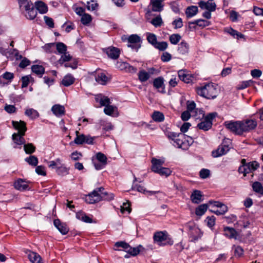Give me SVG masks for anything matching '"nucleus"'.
Here are the masks:
<instances>
[{
    "label": "nucleus",
    "mask_w": 263,
    "mask_h": 263,
    "mask_svg": "<svg viewBox=\"0 0 263 263\" xmlns=\"http://www.w3.org/2000/svg\"><path fill=\"white\" fill-rule=\"evenodd\" d=\"M257 121L254 118H247L242 120L226 121L224 126L229 131L238 136L251 133L256 128Z\"/></svg>",
    "instance_id": "1"
},
{
    "label": "nucleus",
    "mask_w": 263,
    "mask_h": 263,
    "mask_svg": "<svg viewBox=\"0 0 263 263\" xmlns=\"http://www.w3.org/2000/svg\"><path fill=\"white\" fill-rule=\"evenodd\" d=\"M165 134L170 140L173 141L172 144L178 148L186 150L193 142L192 138L188 136L186 137V136L182 133H177L167 131Z\"/></svg>",
    "instance_id": "2"
},
{
    "label": "nucleus",
    "mask_w": 263,
    "mask_h": 263,
    "mask_svg": "<svg viewBox=\"0 0 263 263\" xmlns=\"http://www.w3.org/2000/svg\"><path fill=\"white\" fill-rule=\"evenodd\" d=\"M18 3L20 10L26 12L27 19L32 20L36 17L37 11L30 0H18Z\"/></svg>",
    "instance_id": "3"
},
{
    "label": "nucleus",
    "mask_w": 263,
    "mask_h": 263,
    "mask_svg": "<svg viewBox=\"0 0 263 263\" xmlns=\"http://www.w3.org/2000/svg\"><path fill=\"white\" fill-rule=\"evenodd\" d=\"M197 93L206 99H214L217 96L216 86L213 83H208L197 88Z\"/></svg>",
    "instance_id": "4"
},
{
    "label": "nucleus",
    "mask_w": 263,
    "mask_h": 263,
    "mask_svg": "<svg viewBox=\"0 0 263 263\" xmlns=\"http://www.w3.org/2000/svg\"><path fill=\"white\" fill-rule=\"evenodd\" d=\"M153 239L154 242L160 247L172 246L174 243V240L166 231L155 232L153 236Z\"/></svg>",
    "instance_id": "5"
},
{
    "label": "nucleus",
    "mask_w": 263,
    "mask_h": 263,
    "mask_svg": "<svg viewBox=\"0 0 263 263\" xmlns=\"http://www.w3.org/2000/svg\"><path fill=\"white\" fill-rule=\"evenodd\" d=\"M163 163L162 161L154 158L152 160L151 169L153 172L159 174L160 176L167 177L171 175L172 171L168 168L163 167Z\"/></svg>",
    "instance_id": "6"
},
{
    "label": "nucleus",
    "mask_w": 263,
    "mask_h": 263,
    "mask_svg": "<svg viewBox=\"0 0 263 263\" xmlns=\"http://www.w3.org/2000/svg\"><path fill=\"white\" fill-rule=\"evenodd\" d=\"M122 39L123 40L127 39L128 41L127 46L136 51H138L141 46V38L137 34H132L127 38L125 37V39H124L123 37H122Z\"/></svg>",
    "instance_id": "7"
},
{
    "label": "nucleus",
    "mask_w": 263,
    "mask_h": 263,
    "mask_svg": "<svg viewBox=\"0 0 263 263\" xmlns=\"http://www.w3.org/2000/svg\"><path fill=\"white\" fill-rule=\"evenodd\" d=\"M189 229L190 230L189 235L190 238H191V241L193 242H196L201 237L202 233H201L200 230L195 226H189Z\"/></svg>",
    "instance_id": "8"
},
{
    "label": "nucleus",
    "mask_w": 263,
    "mask_h": 263,
    "mask_svg": "<svg viewBox=\"0 0 263 263\" xmlns=\"http://www.w3.org/2000/svg\"><path fill=\"white\" fill-rule=\"evenodd\" d=\"M198 4L199 7L202 10L214 11L216 8V5L214 0H208V1H200Z\"/></svg>",
    "instance_id": "9"
},
{
    "label": "nucleus",
    "mask_w": 263,
    "mask_h": 263,
    "mask_svg": "<svg viewBox=\"0 0 263 263\" xmlns=\"http://www.w3.org/2000/svg\"><path fill=\"white\" fill-rule=\"evenodd\" d=\"M104 52L110 59L116 60L119 57L121 50L119 48L117 47L110 46L106 48L104 50Z\"/></svg>",
    "instance_id": "10"
},
{
    "label": "nucleus",
    "mask_w": 263,
    "mask_h": 263,
    "mask_svg": "<svg viewBox=\"0 0 263 263\" xmlns=\"http://www.w3.org/2000/svg\"><path fill=\"white\" fill-rule=\"evenodd\" d=\"M12 124L13 127L18 130L16 134H21L22 135H25L27 127L26 123L24 121L21 120L20 121H12Z\"/></svg>",
    "instance_id": "11"
},
{
    "label": "nucleus",
    "mask_w": 263,
    "mask_h": 263,
    "mask_svg": "<svg viewBox=\"0 0 263 263\" xmlns=\"http://www.w3.org/2000/svg\"><path fill=\"white\" fill-rule=\"evenodd\" d=\"M229 151V147L228 145L221 144L216 150L212 151V155L213 157L217 158L225 155Z\"/></svg>",
    "instance_id": "12"
},
{
    "label": "nucleus",
    "mask_w": 263,
    "mask_h": 263,
    "mask_svg": "<svg viewBox=\"0 0 263 263\" xmlns=\"http://www.w3.org/2000/svg\"><path fill=\"white\" fill-rule=\"evenodd\" d=\"M223 235L229 239H237L238 233L236 230L231 227H224L223 228Z\"/></svg>",
    "instance_id": "13"
},
{
    "label": "nucleus",
    "mask_w": 263,
    "mask_h": 263,
    "mask_svg": "<svg viewBox=\"0 0 263 263\" xmlns=\"http://www.w3.org/2000/svg\"><path fill=\"white\" fill-rule=\"evenodd\" d=\"M95 80L99 84L105 85L110 81V78L106 76V74L100 71L96 72Z\"/></svg>",
    "instance_id": "14"
},
{
    "label": "nucleus",
    "mask_w": 263,
    "mask_h": 263,
    "mask_svg": "<svg viewBox=\"0 0 263 263\" xmlns=\"http://www.w3.org/2000/svg\"><path fill=\"white\" fill-rule=\"evenodd\" d=\"M85 201L89 204H93L101 201L100 196L96 191H93L85 197Z\"/></svg>",
    "instance_id": "15"
},
{
    "label": "nucleus",
    "mask_w": 263,
    "mask_h": 263,
    "mask_svg": "<svg viewBox=\"0 0 263 263\" xmlns=\"http://www.w3.org/2000/svg\"><path fill=\"white\" fill-rule=\"evenodd\" d=\"M154 87L158 89L159 91L161 93H165V87L164 84V79L162 77H158L154 80L153 81Z\"/></svg>",
    "instance_id": "16"
},
{
    "label": "nucleus",
    "mask_w": 263,
    "mask_h": 263,
    "mask_svg": "<svg viewBox=\"0 0 263 263\" xmlns=\"http://www.w3.org/2000/svg\"><path fill=\"white\" fill-rule=\"evenodd\" d=\"M54 226L63 234H66L69 231V228L64 223H62L59 219H55L53 221Z\"/></svg>",
    "instance_id": "17"
},
{
    "label": "nucleus",
    "mask_w": 263,
    "mask_h": 263,
    "mask_svg": "<svg viewBox=\"0 0 263 263\" xmlns=\"http://www.w3.org/2000/svg\"><path fill=\"white\" fill-rule=\"evenodd\" d=\"M191 200L194 203L198 204L203 201V195L202 192L199 190H194L192 193Z\"/></svg>",
    "instance_id": "18"
},
{
    "label": "nucleus",
    "mask_w": 263,
    "mask_h": 263,
    "mask_svg": "<svg viewBox=\"0 0 263 263\" xmlns=\"http://www.w3.org/2000/svg\"><path fill=\"white\" fill-rule=\"evenodd\" d=\"M14 187L21 191H24L29 190V186L27 182L23 179H19L14 182Z\"/></svg>",
    "instance_id": "19"
},
{
    "label": "nucleus",
    "mask_w": 263,
    "mask_h": 263,
    "mask_svg": "<svg viewBox=\"0 0 263 263\" xmlns=\"http://www.w3.org/2000/svg\"><path fill=\"white\" fill-rule=\"evenodd\" d=\"M53 114L58 117L62 116L65 114V108L60 104H55L51 108Z\"/></svg>",
    "instance_id": "20"
},
{
    "label": "nucleus",
    "mask_w": 263,
    "mask_h": 263,
    "mask_svg": "<svg viewBox=\"0 0 263 263\" xmlns=\"http://www.w3.org/2000/svg\"><path fill=\"white\" fill-rule=\"evenodd\" d=\"M35 9L41 14L46 13L48 11V7L47 5L41 1H37L35 2Z\"/></svg>",
    "instance_id": "21"
},
{
    "label": "nucleus",
    "mask_w": 263,
    "mask_h": 263,
    "mask_svg": "<svg viewBox=\"0 0 263 263\" xmlns=\"http://www.w3.org/2000/svg\"><path fill=\"white\" fill-rule=\"evenodd\" d=\"M162 0H151L152 10L154 12H161L163 8Z\"/></svg>",
    "instance_id": "22"
},
{
    "label": "nucleus",
    "mask_w": 263,
    "mask_h": 263,
    "mask_svg": "<svg viewBox=\"0 0 263 263\" xmlns=\"http://www.w3.org/2000/svg\"><path fill=\"white\" fill-rule=\"evenodd\" d=\"M28 257L32 263H43L41 256L35 252L29 251Z\"/></svg>",
    "instance_id": "23"
},
{
    "label": "nucleus",
    "mask_w": 263,
    "mask_h": 263,
    "mask_svg": "<svg viewBox=\"0 0 263 263\" xmlns=\"http://www.w3.org/2000/svg\"><path fill=\"white\" fill-rule=\"evenodd\" d=\"M24 135H22L21 134L14 133L12 135V140L16 145H22L25 144V140L23 137Z\"/></svg>",
    "instance_id": "24"
},
{
    "label": "nucleus",
    "mask_w": 263,
    "mask_h": 263,
    "mask_svg": "<svg viewBox=\"0 0 263 263\" xmlns=\"http://www.w3.org/2000/svg\"><path fill=\"white\" fill-rule=\"evenodd\" d=\"M178 73L180 80L185 83H190L192 82V76L189 74L185 73V71L183 70H179Z\"/></svg>",
    "instance_id": "25"
},
{
    "label": "nucleus",
    "mask_w": 263,
    "mask_h": 263,
    "mask_svg": "<svg viewBox=\"0 0 263 263\" xmlns=\"http://www.w3.org/2000/svg\"><path fill=\"white\" fill-rule=\"evenodd\" d=\"M132 190H136L138 192L142 193L144 194L148 193L149 195L155 194L158 192H156V191H147L146 190H145V189L143 186H141V185H139L138 184H133L132 186Z\"/></svg>",
    "instance_id": "26"
},
{
    "label": "nucleus",
    "mask_w": 263,
    "mask_h": 263,
    "mask_svg": "<svg viewBox=\"0 0 263 263\" xmlns=\"http://www.w3.org/2000/svg\"><path fill=\"white\" fill-rule=\"evenodd\" d=\"M198 7L196 6H191L187 7L185 10V14L187 18H191L195 16L198 13Z\"/></svg>",
    "instance_id": "27"
},
{
    "label": "nucleus",
    "mask_w": 263,
    "mask_h": 263,
    "mask_svg": "<svg viewBox=\"0 0 263 263\" xmlns=\"http://www.w3.org/2000/svg\"><path fill=\"white\" fill-rule=\"evenodd\" d=\"M32 71L41 78L45 72V68L39 65H33L31 66Z\"/></svg>",
    "instance_id": "28"
},
{
    "label": "nucleus",
    "mask_w": 263,
    "mask_h": 263,
    "mask_svg": "<svg viewBox=\"0 0 263 263\" xmlns=\"http://www.w3.org/2000/svg\"><path fill=\"white\" fill-rule=\"evenodd\" d=\"M75 79L71 74L65 76L62 81V84L66 87L69 86L74 82Z\"/></svg>",
    "instance_id": "29"
},
{
    "label": "nucleus",
    "mask_w": 263,
    "mask_h": 263,
    "mask_svg": "<svg viewBox=\"0 0 263 263\" xmlns=\"http://www.w3.org/2000/svg\"><path fill=\"white\" fill-rule=\"evenodd\" d=\"M224 31L231 34L233 37L236 39L243 38L244 36L243 34L233 29L231 27L225 28Z\"/></svg>",
    "instance_id": "30"
},
{
    "label": "nucleus",
    "mask_w": 263,
    "mask_h": 263,
    "mask_svg": "<svg viewBox=\"0 0 263 263\" xmlns=\"http://www.w3.org/2000/svg\"><path fill=\"white\" fill-rule=\"evenodd\" d=\"M209 203L210 204H213V206L219 208V210L221 211V213H222L223 214H224L228 211L227 206L225 204L219 201L210 200L209 201Z\"/></svg>",
    "instance_id": "31"
},
{
    "label": "nucleus",
    "mask_w": 263,
    "mask_h": 263,
    "mask_svg": "<svg viewBox=\"0 0 263 263\" xmlns=\"http://www.w3.org/2000/svg\"><path fill=\"white\" fill-rule=\"evenodd\" d=\"M209 205L210 204L208 203L207 204H202L199 205L195 210V214L197 216H200L203 215L206 211Z\"/></svg>",
    "instance_id": "32"
},
{
    "label": "nucleus",
    "mask_w": 263,
    "mask_h": 263,
    "mask_svg": "<svg viewBox=\"0 0 263 263\" xmlns=\"http://www.w3.org/2000/svg\"><path fill=\"white\" fill-rule=\"evenodd\" d=\"M152 118L157 122H161L164 120L163 114L159 111H155L152 115Z\"/></svg>",
    "instance_id": "33"
},
{
    "label": "nucleus",
    "mask_w": 263,
    "mask_h": 263,
    "mask_svg": "<svg viewBox=\"0 0 263 263\" xmlns=\"http://www.w3.org/2000/svg\"><path fill=\"white\" fill-rule=\"evenodd\" d=\"M25 115L31 119H35L39 116V114L37 111L33 108L26 109Z\"/></svg>",
    "instance_id": "34"
},
{
    "label": "nucleus",
    "mask_w": 263,
    "mask_h": 263,
    "mask_svg": "<svg viewBox=\"0 0 263 263\" xmlns=\"http://www.w3.org/2000/svg\"><path fill=\"white\" fill-rule=\"evenodd\" d=\"M213 123L212 122H209L203 120L197 125V127L204 131H207L210 129L212 126Z\"/></svg>",
    "instance_id": "35"
},
{
    "label": "nucleus",
    "mask_w": 263,
    "mask_h": 263,
    "mask_svg": "<svg viewBox=\"0 0 263 263\" xmlns=\"http://www.w3.org/2000/svg\"><path fill=\"white\" fill-rule=\"evenodd\" d=\"M150 78L149 73L144 70H140L138 73V78L141 82H144L147 81Z\"/></svg>",
    "instance_id": "36"
},
{
    "label": "nucleus",
    "mask_w": 263,
    "mask_h": 263,
    "mask_svg": "<svg viewBox=\"0 0 263 263\" xmlns=\"http://www.w3.org/2000/svg\"><path fill=\"white\" fill-rule=\"evenodd\" d=\"M189 46L184 41H182L179 44L178 51L182 54L187 53L189 51Z\"/></svg>",
    "instance_id": "37"
},
{
    "label": "nucleus",
    "mask_w": 263,
    "mask_h": 263,
    "mask_svg": "<svg viewBox=\"0 0 263 263\" xmlns=\"http://www.w3.org/2000/svg\"><path fill=\"white\" fill-rule=\"evenodd\" d=\"M253 191L260 195H263V186L261 183L258 181L254 182L252 184Z\"/></svg>",
    "instance_id": "38"
},
{
    "label": "nucleus",
    "mask_w": 263,
    "mask_h": 263,
    "mask_svg": "<svg viewBox=\"0 0 263 263\" xmlns=\"http://www.w3.org/2000/svg\"><path fill=\"white\" fill-rule=\"evenodd\" d=\"M25 161L32 166H37L39 162L37 158L34 155H31L26 158Z\"/></svg>",
    "instance_id": "39"
},
{
    "label": "nucleus",
    "mask_w": 263,
    "mask_h": 263,
    "mask_svg": "<svg viewBox=\"0 0 263 263\" xmlns=\"http://www.w3.org/2000/svg\"><path fill=\"white\" fill-rule=\"evenodd\" d=\"M76 137L74 140V142L78 145H81L84 143L85 135L84 134L79 135V132L78 131H76Z\"/></svg>",
    "instance_id": "40"
},
{
    "label": "nucleus",
    "mask_w": 263,
    "mask_h": 263,
    "mask_svg": "<svg viewBox=\"0 0 263 263\" xmlns=\"http://www.w3.org/2000/svg\"><path fill=\"white\" fill-rule=\"evenodd\" d=\"M238 171L240 173L243 174V175L246 176L247 174L252 172V170L249 166V163L247 164H243L239 167Z\"/></svg>",
    "instance_id": "41"
},
{
    "label": "nucleus",
    "mask_w": 263,
    "mask_h": 263,
    "mask_svg": "<svg viewBox=\"0 0 263 263\" xmlns=\"http://www.w3.org/2000/svg\"><path fill=\"white\" fill-rule=\"evenodd\" d=\"M35 149V146L32 143H29L24 145V149L27 154L33 153Z\"/></svg>",
    "instance_id": "42"
},
{
    "label": "nucleus",
    "mask_w": 263,
    "mask_h": 263,
    "mask_svg": "<svg viewBox=\"0 0 263 263\" xmlns=\"http://www.w3.org/2000/svg\"><path fill=\"white\" fill-rule=\"evenodd\" d=\"M232 250L234 251V254L235 257H240L243 254V249L239 246L233 245Z\"/></svg>",
    "instance_id": "43"
},
{
    "label": "nucleus",
    "mask_w": 263,
    "mask_h": 263,
    "mask_svg": "<svg viewBox=\"0 0 263 263\" xmlns=\"http://www.w3.org/2000/svg\"><path fill=\"white\" fill-rule=\"evenodd\" d=\"M147 40L148 42L153 45L154 47L157 43V39L156 35L152 33H147Z\"/></svg>",
    "instance_id": "44"
},
{
    "label": "nucleus",
    "mask_w": 263,
    "mask_h": 263,
    "mask_svg": "<svg viewBox=\"0 0 263 263\" xmlns=\"http://www.w3.org/2000/svg\"><path fill=\"white\" fill-rule=\"evenodd\" d=\"M91 16L89 14L85 13L83 14V15H82L81 18V23L84 25H88L91 22Z\"/></svg>",
    "instance_id": "45"
},
{
    "label": "nucleus",
    "mask_w": 263,
    "mask_h": 263,
    "mask_svg": "<svg viewBox=\"0 0 263 263\" xmlns=\"http://www.w3.org/2000/svg\"><path fill=\"white\" fill-rule=\"evenodd\" d=\"M181 39V36L179 34H173L169 37V40L171 44L173 45L177 44Z\"/></svg>",
    "instance_id": "46"
},
{
    "label": "nucleus",
    "mask_w": 263,
    "mask_h": 263,
    "mask_svg": "<svg viewBox=\"0 0 263 263\" xmlns=\"http://www.w3.org/2000/svg\"><path fill=\"white\" fill-rule=\"evenodd\" d=\"M152 24H153L155 27H160L162 24L163 21L161 16L159 15L155 18H153L151 21Z\"/></svg>",
    "instance_id": "47"
},
{
    "label": "nucleus",
    "mask_w": 263,
    "mask_h": 263,
    "mask_svg": "<svg viewBox=\"0 0 263 263\" xmlns=\"http://www.w3.org/2000/svg\"><path fill=\"white\" fill-rule=\"evenodd\" d=\"M56 48L58 52L61 54L65 53L67 50L66 45L62 42L57 43Z\"/></svg>",
    "instance_id": "48"
},
{
    "label": "nucleus",
    "mask_w": 263,
    "mask_h": 263,
    "mask_svg": "<svg viewBox=\"0 0 263 263\" xmlns=\"http://www.w3.org/2000/svg\"><path fill=\"white\" fill-rule=\"evenodd\" d=\"M100 196L101 200H105L110 201L114 198V195L112 193H108L107 192L102 193V194L99 195Z\"/></svg>",
    "instance_id": "49"
},
{
    "label": "nucleus",
    "mask_w": 263,
    "mask_h": 263,
    "mask_svg": "<svg viewBox=\"0 0 263 263\" xmlns=\"http://www.w3.org/2000/svg\"><path fill=\"white\" fill-rule=\"evenodd\" d=\"M97 159L103 165L107 164V157L106 156L101 152H98L96 154Z\"/></svg>",
    "instance_id": "50"
},
{
    "label": "nucleus",
    "mask_w": 263,
    "mask_h": 263,
    "mask_svg": "<svg viewBox=\"0 0 263 263\" xmlns=\"http://www.w3.org/2000/svg\"><path fill=\"white\" fill-rule=\"evenodd\" d=\"M168 47V44L166 42L162 41L157 42L154 47L160 51H164Z\"/></svg>",
    "instance_id": "51"
},
{
    "label": "nucleus",
    "mask_w": 263,
    "mask_h": 263,
    "mask_svg": "<svg viewBox=\"0 0 263 263\" xmlns=\"http://www.w3.org/2000/svg\"><path fill=\"white\" fill-rule=\"evenodd\" d=\"M117 109V108L116 106L110 105L109 104L108 105H106L104 108V112L106 115L111 116Z\"/></svg>",
    "instance_id": "52"
},
{
    "label": "nucleus",
    "mask_w": 263,
    "mask_h": 263,
    "mask_svg": "<svg viewBox=\"0 0 263 263\" xmlns=\"http://www.w3.org/2000/svg\"><path fill=\"white\" fill-rule=\"evenodd\" d=\"M254 82L252 80H248L245 81H242L238 86V89H243L249 86H250L253 84Z\"/></svg>",
    "instance_id": "53"
},
{
    "label": "nucleus",
    "mask_w": 263,
    "mask_h": 263,
    "mask_svg": "<svg viewBox=\"0 0 263 263\" xmlns=\"http://www.w3.org/2000/svg\"><path fill=\"white\" fill-rule=\"evenodd\" d=\"M98 6V4L96 1L92 0L87 2L86 7L88 10L93 11L97 9Z\"/></svg>",
    "instance_id": "54"
},
{
    "label": "nucleus",
    "mask_w": 263,
    "mask_h": 263,
    "mask_svg": "<svg viewBox=\"0 0 263 263\" xmlns=\"http://www.w3.org/2000/svg\"><path fill=\"white\" fill-rule=\"evenodd\" d=\"M96 101L99 102L101 106H106L110 104V99L107 97H103L100 99L96 98Z\"/></svg>",
    "instance_id": "55"
},
{
    "label": "nucleus",
    "mask_w": 263,
    "mask_h": 263,
    "mask_svg": "<svg viewBox=\"0 0 263 263\" xmlns=\"http://www.w3.org/2000/svg\"><path fill=\"white\" fill-rule=\"evenodd\" d=\"M216 218L214 216L208 217L205 221L206 222L207 226L212 229L215 224Z\"/></svg>",
    "instance_id": "56"
},
{
    "label": "nucleus",
    "mask_w": 263,
    "mask_h": 263,
    "mask_svg": "<svg viewBox=\"0 0 263 263\" xmlns=\"http://www.w3.org/2000/svg\"><path fill=\"white\" fill-rule=\"evenodd\" d=\"M35 172L39 175L45 176L46 175V172L45 170V167L43 165L36 166Z\"/></svg>",
    "instance_id": "57"
},
{
    "label": "nucleus",
    "mask_w": 263,
    "mask_h": 263,
    "mask_svg": "<svg viewBox=\"0 0 263 263\" xmlns=\"http://www.w3.org/2000/svg\"><path fill=\"white\" fill-rule=\"evenodd\" d=\"M195 23L197 26L202 27L208 26L210 25V22L206 20L199 19L195 21Z\"/></svg>",
    "instance_id": "58"
},
{
    "label": "nucleus",
    "mask_w": 263,
    "mask_h": 263,
    "mask_svg": "<svg viewBox=\"0 0 263 263\" xmlns=\"http://www.w3.org/2000/svg\"><path fill=\"white\" fill-rule=\"evenodd\" d=\"M57 173L59 175H65L68 173V170L64 166H61L57 167Z\"/></svg>",
    "instance_id": "59"
},
{
    "label": "nucleus",
    "mask_w": 263,
    "mask_h": 263,
    "mask_svg": "<svg viewBox=\"0 0 263 263\" xmlns=\"http://www.w3.org/2000/svg\"><path fill=\"white\" fill-rule=\"evenodd\" d=\"M30 75L22 77L21 78L22 81V87L25 88L28 86L30 82V78H31Z\"/></svg>",
    "instance_id": "60"
},
{
    "label": "nucleus",
    "mask_w": 263,
    "mask_h": 263,
    "mask_svg": "<svg viewBox=\"0 0 263 263\" xmlns=\"http://www.w3.org/2000/svg\"><path fill=\"white\" fill-rule=\"evenodd\" d=\"M22 61L19 64V67L21 68H25L31 64V62L26 57H23Z\"/></svg>",
    "instance_id": "61"
},
{
    "label": "nucleus",
    "mask_w": 263,
    "mask_h": 263,
    "mask_svg": "<svg viewBox=\"0 0 263 263\" xmlns=\"http://www.w3.org/2000/svg\"><path fill=\"white\" fill-rule=\"evenodd\" d=\"M210 175V171L208 169L202 168L199 172L200 177L202 179H205Z\"/></svg>",
    "instance_id": "62"
},
{
    "label": "nucleus",
    "mask_w": 263,
    "mask_h": 263,
    "mask_svg": "<svg viewBox=\"0 0 263 263\" xmlns=\"http://www.w3.org/2000/svg\"><path fill=\"white\" fill-rule=\"evenodd\" d=\"M144 249V248L141 245H139L137 247L133 248L132 249V251L131 252V255L134 256H136L140 253V251H142Z\"/></svg>",
    "instance_id": "63"
},
{
    "label": "nucleus",
    "mask_w": 263,
    "mask_h": 263,
    "mask_svg": "<svg viewBox=\"0 0 263 263\" xmlns=\"http://www.w3.org/2000/svg\"><path fill=\"white\" fill-rule=\"evenodd\" d=\"M170 6L173 12L176 13H179L180 10L179 8V5L177 2L173 1L170 3Z\"/></svg>",
    "instance_id": "64"
}]
</instances>
